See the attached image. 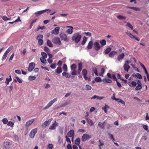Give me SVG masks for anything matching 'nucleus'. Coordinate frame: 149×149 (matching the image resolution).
Here are the masks:
<instances>
[{
    "mask_svg": "<svg viewBox=\"0 0 149 149\" xmlns=\"http://www.w3.org/2000/svg\"><path fill=\"white\" fill-rule=\"evenodd\" d=\"M34 121V119H31L27 122L25 124L26 127L27 128Z\"/></svg>",
    "mask_w": 149,
    "mask_h": 149,
    "instance_id": "2eb2a0df",
    "label": "nucleus"
},
{
    "mask_svg": "<svg viewBox=\"0 0 149 149\" xmlns=\"http://www.w3.org/2000/svg\"><path fill=\"white\" fill-rule=\"evenodd\" d=\"M11 142H8L7 141H4L3 143V145L5 146V147H7L8 146L11 144Z\"/></svg>",
    "mask_w": 149,
    "mask_h": 149,
    "instance_id": "cd10ccee",
    "label": "nucleus"
},
{
    "mask_svg": "<svg viewBox=\"0 0 149 149\" xmlns=\"http://www.w3.org/2000/svg\"><path fill=\"white\" fill-rule=\"evenodd\" d=\"M44 50L46 52H48L49 51V48L46 46L44 47Z\"/></svg>",
    "mask_w": 149,
    "mask_h": 149,
    "instance_id": "338daca9",
    "label": "nucleus"
},
{
    "mask_svg": "<svg viewBox=\"0 0 149 149\" xmlns=\"http://www.w3.org/2000/svg\"><path fill=\"white\" fill-rule=\"evenodd\" d=\"M80 138H77L75 139V143L77 145H79L80 143Z\"/></svg>",
    "mask_w": 149,
    "mask_h": 149,
    "instance_id": "c756f323",
    "label": "nucleus"
},
{
    "mask_svg": "<svg viewBox=\"0 0 149 149\" xmlns=\"http://www.w3.org/2000/svg\"><path fill=\"white\" fill-rule=\"evenodd\" d=\"M81 38V35H79L78 33L74 34L72 36V39L75 41L76 43H78L80 41Z\"/></svg>",
    "mask_w": 149,
    "mask_h": 149,
    "instance_id": "f257e3e1",
    "label": "nucleus"
},
{
    "mask_svg": "<svg viewBox=\"0 0 149 149\" xmlns=\"http://www.w3.org/2000/svg\"><path fill=\"white\" fill-rule=\"evenodd\" d=\"M128 84L129 86L132 87H135L137 84V83L134 81H132L131 82H128Z\"/></svg>",
    "mask_w": 149,
    "mask_h": 149,
    "instance_id": "f3484780",
    "label": "nucleus"
},
{
    "mask_svg": "<svg viewBox=\"0 0 149 149\" xmlns=\"http://www.w3.org/2000/svg\"><path fill=\"white\" fill-rule=\"evenodd\" d=\"M57 100V99L56 98H55L53 100L50 101L49 103L47 105H46L45 107V109H46L49 108L53 104L56 102Z\"/></svg>",
    "mask_w": 149,
    "mask_h": 149,
    "instance_id": "20e7f679",
    "label": "nucleus"
},
{
    "mask_svg": "<svg viewBox=\"0 0 149 149\" xmlns=\"http://www.w3.org/2000/svg\"><path fill=\"white\" fill-rule=\"evenodd\" d=\"M52 120V118H51L49 119L48 121H45L44 122V123L42 124V126H44V125H45L46 126H48L50 124Z\"/></svg>",
    "mask_w": 149,
    "mask_h": 149,
    "instance_id": "4468645a",
    "label": "nucleus"
},
{
    "mask_svg": "<svg viewBox=\"0 0 149 149\" xmlns=\"http://www.w3.org/2000/svg\"><path fill=\"white\" fill-rule=\"evenodd\" d=\"M8 55V54L6 53V52H5L2 58V60L4 61V60L7 57Z\"/></svg>",
    "mask_w": 149,
    "mask_h": 149,
    "instance_id": "79ce46f5",
    "label": "nucleus"
},
{
    "mask_svg": "<svg viewBox=\"0 0 149 149\" xmlns=\"http://www.w3.org/2000/svg\"><path fill=\"white\" fill-rule=\"evenodd\" d=\"M91 136L86 134H84L82 136L81 140L83 141H85L88 140L91 138Z\"/></svg>",
    "mask_w": 149,
    "mask_h": 149,
    "instance_id": "7ed1b4c3",
    "label": "nucleus"
},
{
    "mask_svg": "<svg viewBox=\"0 0 149 149\" xmlns=\"http://www.w3.org/2000/svg\"><path fill=\"white\" fill-rule=\"evenodd\" d=\"M38 40V44L40 45H42L43 43V41L42 39H40Z\"/></svg>",
    "mask_w": 149,
    "mask_h": 149,
    "instance_id": "bf43d9fd",
    "label": "nucleus"
},
{
    "mask_svg": "<svg viewBox=\"0 0 149 149\" xmlns=\"http://www.w3.org/2000/svg\"><path fill=\"white\" fill-rule=\"evenodd\" d=\"M126 33L131 38H134L138 41H139V39L135 37L134 35H132L129 31H127L126 32Z\"/></svg>",
    "mask_w": 149,
    "mask_h": 149,
    "instance_id": "1a4fd4ad",
    "label": "nucleus"
},
{
    "mask_svg": "<svg viewBox=\"0 0 149 149\" xmlns=\"http://www.w3.org/2000/svg\"><path fill=\"white\" fill-rule=\"evenodd\" d=\"M47 45L50 47H53V44L52 42L49 40H48L47 41Z\"/></svg>",
    "mask_w": 149,
    "mask_h": 149,
    "instance_id": "2f4dec72",
    "label": "nucleus"
},
{
    "mask_svg": "<svg viewBox=\"0 0 149 149\" xmlns=\"http://www.w3.org/2000/svg\"><path fill=\"white\" fill-rule=\"evenodd\" d=\"M14 125V123H13L12 121H10L8 122L7 125L8 126H10L11 127H13Z\"/></svg>",
    "mask_w": 149,
    "mask_h": 149,
    "instance_id": "c03bdc74",
    "label": "nucleus"
},
{
    "mask_svg": "<svg viewBox=\"0 0 149 149\" xmlns=\"http://www.w3.org/2000/svg\"><path fill=\"white\" fill-rule=\"evenodd\" d=\"M68 27L71 28V29H68L67 31V33L69 34H71L72 33L73 30L72 29H73V27L71 26H68Z\"/></svg>",
    "mask_w": 149,
    "mask_h": 149,
    "instance_id": "a878e982",
    "label": "nucleus"
},
{
    "mask_svg": "<svg viewBox=\"0 0 149 149\" xmlns=\"http://www.w3.org/2000/svg\"><path fill=\"white\" fill-rule=\"evenodd\" d=\"M52 42L56 45H61V44L60 39L58 37L53 38L52 39Z\"/></svg>",
    "mask_w": 149,
    "mask_h": 149,
    "instance_id": "f03ea898",
    "label": "nucleus"
},
{
    "mask_svg": "<svg viewBox=\"0 0 149 149\" xmlns=\"http://www.w3.org/2000/svg\"><path fill=\"white\" fill-rule=\"evenodd\" d=\"M88 113H87V115L86 116H85V118L87 119V121L88 124L91 126L93 125L94 123L93 121L90 118H88Z\"/></svg>",
    "mask_w": 149,
    "mask_h": 149,
    "instance_id": "dca6fc26",
    "label": "nucleus"
},
{
    "mask_svg": "<svg viewBox=\"0 0 149 149\" xmlns=\"http://www.w3.org/2000/svg\"><path fill=\"white\" fill-rule=\"evenodd\" d=\"M105 123V122H104L103 123H101L100 122L98 123V126L100 127L102 129H105V125H104Z\"/></svg>",
    "mask_w": 149,
    "mask_h": 149,
    "instance_id": "6ab92c4d",
    "label": "nucleus"
},
{
    "mask_svg": "<svg viewBox=\"0 0 149 149\" xmlns=\"http://www.w3.org/2000/svg\"><path fill=\"white\" fill-rule=\"evenodd\" d=\"M58 123L56 122V121H55L54 123L52 124V125L50 127L49 129L51 130H54L56 128L55 127L56 126H58Z\"/></svg>",
    "mask_w": 149,
    "mask_h": 149,
    "instance_id": "a211bd4d",
    "label": "nucleus"
},
{
    "mask_svg": "<svg viewBox=\"0 0 149 149\" xmlns=\"http://www.w3.org/2000/svg\"><path fill=\"white\" fill-rule=\"evenodd\" d=\"M100 43L102 46H103L106 45V42L105 40H102L100 41Z\"/></svg>",
    "mask_w": 149,
    "mask_h": 149,
    "instance_id": "58836bf2",
    "label": "nucleus"
},
{
    "mask_svg": "<svg viewBox=\"0 0 149 149\" xmlns=\"http://www.w3.org/2000/svg\"><path fill=\"white\" fill-rule=\"evenodd\" d=\"M123 68L124 70L127 72H128V70L130 68V67L129 65H127L126 64H124L123 65Z\"/></svg>",
    "mask_w": 149,
    "mask_h": 149,
    "instance_id": "412c9836",
    "label": "nucleus"
},
{
    "mask_svg": "<svg viewBox=\"0 0 149 149\" xmlns=\"http://www.w3.org/2000/svg\"><path fill=\"white\" fill-rule=\"evenodd\" d=\"M48 10H42L36 12L34 13V14L36 16H38L39 15H40L41 14L44 13L45 12H46V11Z\"/></svg>",
    "mask_w": 149,
    "mask_h": 149,
    "instance_id": "ddd939ff",
    "label": "nucleus"
},
{
    "mask_svg": "<svg viewBox=\"0 0 149 149\" xmlns=\"http://www.w3.org/2000/svg\"><path fill=\"white\" fill-rule=\"evenodd\" d=\"M35 67V65L33 63H31L29 64V66L28 68V70L29 72L32 71Z\"/></svg>",
    "mask_w": 149,
    "mask_h": 149,
    "instance_id": "f8f14e48",
    "label": "nucleus"
},
{
    "mask_svg": "<svg viewBox=\"0 0 149 149\" xmlns=\"http://www.w3.org/2000/svg\"><path fill=\"white\" fill-rule=\"evenodd\" d=\"M37 128H35L33 129L31 132L29 136L31 138H33L35 136L37 132Z\"/></svg>",
    "mask_w": 149,
    "mask_h": 149,
    "instance_id": "423d86ee",
    "label": "nucleus"
},
{
    "mask_svg": "<svg viewBox=\"0 0 149 149\" xmlns=\"http://www.w3.org/2000/svg\"><path fill=\"white\" fill-rule=\"evenodd\" d=\"M117 18L121 20V19H126V17L122 16L120 15H118L117 17Z\"/></svg>",
    "mask_w": 149,
    "mask_h": 149,
    "instance_id": "473e14b6",
    "label": "nucleus"
},
{
    "mask_svg": "<svg viewBox=\"0 0 149 149\" xmlns=\"http://www.w3.org/2000/svg\"><path fill=\"white\" fill-rule=\"evenodd\" d=\"M102 81L104 83H111L112 82L111 80L105 78L102 80Z\"/></svg>",
    "mask_w": 149,
    "mask_h": 149,
    "instance_id": "5701e85b",
    "label": "nucleus"
},
{
    "mask_svg": "<svg viewBox=\"0 0 149 149\" xmlns=\"http://www.w3.org/2000/svg\"><path fill=\"white\" fill-rule=\"evenodd\" d=\"M131 8H132V9L136 11H140V9L139 8L136 7H133Z\"/></svg>",
    "mask_w": 149,
    "mask_h": 149,
    "instance_id": "e2e57ef3",
    "label": "nucleus"
},
{
    "mask_svg": "<svg viewBox=\"0 0 149 149\" xmlns=\"http://www.w3.org/2000/svg\"><path fill=\"white\" fill-rule=\"evenodd\" d=\"M126 26L130 28L131 30H133V26L131 25V24L130 23L127 22L126 24Z\"/></svg>",
    "mask_w": 149,
    "mask_h": 149,
    "instance_id": "de8ad7c7",
    "label": "nucleus"
},
{
    "mask_svg": "<svg viewBox=\"0 0 149 149\" xmlns=\"http://www.w3.org/2000/svg\"><path fill=\"white\" fill-rule=\"evenodd\" d=\"M77 68V65L75 64H72L70 66V68L71 70H75Z\"/></svg>",
    "mask_w": 149,
    "mask_h": 149,
    "instance_id": "c9c22d12",
    "label": "nucleus"
},
{
    "mask_svg": "<svg viewBox=\"0 0 149 149\" xmlns=\"http://www.w3.org/2000/svg\"><path fill=\"white\" fill-rule=\"evenodd\" d=\"M45 26H42V27H40V26H38V28H37V30H36V31H38L40 29H41V30H42L43 29H45Z\"/></svg>",
    "mask_w": 149,
    "mask_h": 149,
    "instance_id": "052dcab7",
    "label": "nucleus"
},
{
    "mask_svg": "<svg viewBox=\"0 0 149 149\" xmlns=\"http://www.w3.org/2000/svg\"><path fill=\"white\" fill-rule=\"evenodd\" d=\"M111 49V48L110 47H108L105 50L104 52L105 54H108L110 52Z\"/></svg>",
    "mask_w": 149,
    "mask_h": 149,
    "instance_id": "72a5a7b5",
    "label": "nucleus"
},
{
    "mask_svg": "<svg viewBox=\"0 0 149 149\" xmlns=\"http://www.w3.org/2000/svg\"><path fill=\"white\" fill-rule=\"evenodd\" d=\"M125 56V54L124 53H122L119 54L117 57V59L118 61H120Z\"/></svg>",
    "mask_w": 149,
    "mask_h": 149,
    "instance_id": "4be33fe9",
    "label": "nucleus"
},
{
    "mask_svg": "<svg viewBox=\"0 0 149 149\" xmlns=\"http://www.w3.org/2000/svg\"><path fill=\"white\" fill-rule=\"evenodd\" d=\"M74 134V130H70L67 133L68 136V137H71L73 136Z\"/></svg>",
    "mask_w": 149,
    "mask_h": 149,
    "instance_id": "aec40b11",
    "label": "nucleus"
},
{
    "mask_svg": "<svg viewBox=\"0 0 149 149\" xmlns=\"http://www.w3.org/2000/svg\"><path fill=\"white\" fill-rule=\"evenodd\" d=\"M1 121L4 124H6L8 122V120L6 118H3Z\"/></svg>",
    "mask_w": 149,
    "mask_h": 149,
    "instance_id": "3c124183",
    "label": "nucleus"
},
{
    "mask_svg": "<svg viewBox=\"0 0 149 149\" xmlns=\"http://www.w3.org/2000/svg\"><path fill=\"white\" fill-rule=\"evenodd\" d=\"M109 137L112 140V141H114V138L113 137V135L112 134H109Z\"/></svg>",
    "mask_w": 149,
    "mask_h": 149,
    "instance_id": "680f3d73",
    "label": "nucleus"
},
{
    "mask_svg": "<svg viewBox=\"0 0 149 149\" xmlns=\"http://www.w3.org/2000/svg\"><path fill=\"white\" fill-rule=\"evenodd\" d=\"M53 147V145L52 144H49L48 145V149H52Z\"/></svg>",
    "mask_w": 149,
    "mask_h": 149,
    "instance_id": "774afa93",
    "label": "nucleus"
},
{
    "mask_svg": "<svg viewBox=\"0 0 149 149\" xmlns=\"http://www.w3.org/2000/svg\"><path fill=\"white\" fill-rule=\"evenodd\" d=\"M42 57L46 58L47 57V55L46 53L44 52H42L41 53Z\"/></svg>",
    "mask_w": 149,
    "mask_h": 149,
    "instance_id": "4d7b16f0",
    "label": "nucleus"
},
{
    "mask_svg": "<svg viewBox=\"0 0 149 149\" xmlns=\"http://www.w3.org/2000/svg\"><path fill=\"white\" fill-rule=\"evenodd\" d=\"M109 107L106 105V104H105V106L103 107H102V109L104 110V112L105 113H107V110L109 109Z\"/></svg>",
    "mask_w": 149,
    "mask_h": 149,
    "instance_id": "b1692460",
    "label": "nucleus"
},
{
    "mask_svg": "<svg viewBox=\"0 0 149 149\" xmlns=\"http://www.w3.org/2000/svg\"><path fill=\"white\" fill-rule=\"evenodd\" d=\"M135 76L140 79H141L142 78V77L141 75L138 73H136L135 74Z\"/></svg>",
    "mask_w": 149,
    "mask_h": 149,
    "instance_id": "37998d69",
    "label": "nucleus"
},
{
    "mask_svg": "<svg viewBox=\"0 0 149 149\" xmlns=\"http://www.w3.org/2000/svg\"><path fill=\"white\" fill-rule=\"evenodd\" d=\"M63 69L64 71L65 72H67V65L65 64H64L63 65Z\"/></svg>",
    "mask_w": 149,
    "mask_h": 149,
    "instance_id": "09e8293b",
    "label": "nucleus"
},
{
    "mask_svg": "<svg viewBox=\"0 0 149 149\" xmlns=\"http://www.w3.org/2000/svg\"><path fill=\"white\" fill-rule=\"evenodd\" d=\"M142 88V85H137V86L136 87L135 89L136 91H138Z\"/></svg>",
    "mask_w": 149,
    "mask_h": 149,
    "instance_id": "a18cd8bd",
    "label": "nucleus"
},
{
    "mask_svg": "<svg viewBox=\"0 0 149 149\" xmlns=\"http://www.w3.org/2000/svg\"><path fill=\"white\" fill-rule=\"evenodd\" d=\"M36 77L35 76H30L29 77V80L30 81H32L33 80H34L35 79Z\"/></svg>",
    "mask_w": 149,
    "mask_h": 149,
    "instance_id": "13d9d810",
    "label": "nucleus"
},
{
    "mask_svg": "<svg viewBox=\"0 0 149 149\" xmlns=\"http://www.w3.org/2000/svg\"><path fill=\"white\" fill-rule=\"evenodd\" d=\"M60 37L62 40L66 41L67 40V36L66 35L63 33H61L60 35Z\"/></svg>",
    "mask_w": 149,
    "mask_h": 149,
    "instance_id": "9b49d317",
    "label": "nucleus"
},
{
    "mask_svg": "<svg viewBox=\"0 0 149 149\" xmlns=\"http://www.w3.org/2000/svg\"><path fill=\"white\" fill-rule=\"evenodd\" d=\"M83 68V65L81 63H78V68L77 70V72L78 74H80V72L82 70Z\"/></svg>",
    "mask_w": 149,
    "mask_h": 149,
    "instance_id": "9d476101",
    "label": "nucleus"
},
{
    "mask_svg": "<svg viewBox=\"0 0 149 149\" xmlns=\"http://www.w3.org/2000/svg\"><path fill=\"white\" fill-rule=\"evenodd\" d=\"M100 48L101 46L98 42H95L94 43V48L96 50L98 51Z\"/></svg>",
    "mask_w": 149,
    "mask_h": 149,
    "instance_id": "0eeeda50",
    "label": "nucleus"
},
{
    "mask_svg": "<svg viewBox=\"0 0 149 149\" xmlns=\"http://www.w3.org/2000/svg\"><path fill=\"white\" fill-rule=\"evenodd\" d=\"M91 87L88 85H86L84 88L85 90H91Z\"/></svg>",
    "mask_w": 149,
    "mask_h": 149,
    "instance_id": "4c0bfd02",
    "label": "nucleus"
},
{
    "mask_svg": "<svg viewBox=\"0 0 149 149\" xmlns=\"http://www.w3.org/2000/svg\"><path fill=\"white\" fill-rule=\"evenodd\" d=\"M60 29L59 27H56L54 30L51 31V33L54 35H57L58 34Z\"/></svg>",
    "mask_w": 149,
    "mask_h": 149,
    "instance_id": "6e6552de",
    "label": "nucleus"
},
{
    "mask_svg": "<svg viewBox=\"0 0 149 149\" xmlns=\"http://www.w3.org/2000/svg\"><path fill=\"white\" fill-rule=\"evenodd\" d=\"M62 74L63 76L67 78H69L70 77V75L67 72H63Z\"/></svg>",
    "mask_w": 149,
    "mask_h": 149,
    "instance_id": "c85d7f7f",
    "label": "nucleus"
},
{
    "mask_svg": "<svg viewBox=\"0 0 149 149\" xmlns=\"http://www.w3.org/2000/svg\"><path fill=\"white\" fill-rule=\"evenodd\" d=\"M95 80L96 82H100L101 81V79L99 77H97L95 78Z\"/></svg>",
    "mask_w": 149,
    "mask_h": 149,
    "instance_id": "6e6d98bb",
    "label": "nucleus"
},
{
    "mask_svg": "<svg viewBox=\"0 0 149 149\" xmlns=\"http://www.w3.org/2000/svg\"><path fill=\"white\" fill-rule=\"evenodd\" d=\"M13 47H9L7 50L5 52L6 53L8 54L13 49Z\"/></svg>",
    "mask_w": 149,
    "mask_h": 149,
    "instance_id": "864d4df0",
    "label": "nucleus"
},
{
    "mask_svg": "<svg viewBox=\"0 0 149 149\" xmlns=\"http://www.w3.org/2000/svg\"><path fill=\"white\" fill-rule=\"evenodd\" d=\"M56 65L54 63L53 64H51L50 65V67L52 69H55L56 68Z\"/></svg>",
    "mask_w": 149,
    "mask_h": 149,
    "instance_id": "0e129e2a",
    "label": "nucleus"
},
{
    "mask_svg": "<svg viewBox=\"0 0 149 149\" xmlns=\"http://www.w3.org/2000/svg\"><path fill=\"white\" fill-rule=\"evenodd\" d=\"M77 74V73L76 72V70H73L72 72L71 73V74L73 75H76Z\"/></svg>",
    "mask_w": 149,
    "mask_h": 149,
    "instance_id": "69168bd1",
    "label": "nucleus"
},
{
    "mask_svg": "<svg viewBox=\"0 0 149 149\" xmlns=\"http://www.w3.org/2000/svg\"><path fill=\"white\" fill-rule=\"evenodd\" d=\"M116 53V52L114 51H112L109 54V56L110 57H112Z\"/></svg>",
    "mask_w": 149,
    "mask_h": 149,
    "instance_id": "f704fd0d",
    "label": "nucleus"
},
{
    "mask_svg": "<svg viewBox=\"0 0 149 149\" xmlns=\"http://www.w3.org/2000/svg\"><path fill=\"white\" fill-rule=\"evenodd\" d=\"M62 72V70L61 67H58L56 70V72L58 74H60Z\"/></svg>",
    "mask_w": 149,
    "mask_h": 149,
    "instance_id": "bb28decb",
    "label": "nucleus"
},
{
    "mask_svg": "<svg viewBox=\"0 0 149 149\" xmlns=\"http://www.w3.org/2000/svg\"><path fill=\"white\" fill-rule=\"evenodd\" d=\"M6 84L7 85H8L9 84V82L11 81L12 78L11 77V76L10 75V78H6Z\"/></svg>",
    "mask_w": 149,
    "mask_h": 149,
    "instance_id": "7c9ffc66",
    "label": "nucleus"
},
{
    "mask_svg": "<svg viewBox=\"0 0 149 149\" xmlns=\"http://www.w3.org/2000/svg\"><path fill=\"white\" fill-rule=\"evenodd\" d=\"M93 72L95 75L96 76L98 75L97 70L96 67H94L93 68Z\"/></svg>",
    "mask_w": 149,
    "mask_h": 149,
    "instance_id": "ea45409f",
    "label": "nucleus"
},
{
    "mask_svg": "<svg viewBox=\"0 0 149 149\" xmlns=\"http://www.w3.org/2000/svg\"><path fill=\"white\" fill-rule=\"evenodd\" d=\"M81 73L84 79L86 81L88 79V77L87 76L88 73L87 70L86 69H83L82 70Z\"/></svg>",
    "mask_w": 149,
    "mask_h": 149,
    "instance_id": "39448f33",
    "label": "nucleus"
},
{
    "mask_svg": "<svg viewBox=\"0 0 149 149\" xmlns=\"http://www.w3.org/2000/svg\"><path fill=\"white\" fill-rule=\"evenodd\" d=\"M40 60L41 62L43 63H45L46 61V58L43 57H41L40 58Z\"/></svg>",
    "mask_w": 149,
    "mask_h": 149,
    "instance_id": "5fc2aeb1",
    "label": "nucleus"
},
{
    "mask_svg": "<svg viewBox=\"0 0 149 149\" xmlns=\"http://www.w3.org/2000/svg\"><path fill=\"white\" fill-rule=\"evenodd\" d=\"M2 19L5 21H7L10 19V18H8L7 16H3L2 17Z\"/></svg>",
    "mask_w": 149,
    "mask_h": 149,
    "instance_id": "8fccbe9b",
    "label": "nucleus"
},
{
    "mask_svg": "<svg viewBox=\"0 0 149 149\" xmlns=\"http://www.w3.org/2000/svg\"><path fill=\"white\" fill-rule=\"evenodd\" d=\"M43 38V36L41 34H40L38 36L37 38V40H39L40 39H42Z\"/></svg>",
    "mask_w": 149,
    "mask_h": 149,
    "instance_id": "603ef678",
    "label": "nucleus"
},
{
    "mask_svg": "<svg viewBox=\"0 0 149 149\" xmlns=\"http://www.w3.org/2000/svg\"><path fill=\"white\" fill-rule=\"evenodd\" d=\"M93 46V42L91 41L89 42L87 47L88 49H90L92 48Z\"/></svg>",
    "mask_w": 149,
    "mask_h": 149,
    "instance_id": "393cba45",
    "label": "nucleus"
},
{
    "mask_svg": "<svg viewBox=\"0 0 149 149\" xmlns=\"http://www.w3.org/2000/svg\"><path fill=\"white\" fill-rule=\"evenodd\" d=\"M99 145H98L99 148L100 149H101V146H103L104 145V143H102L101 140H99Z\"/></svg>",
    "mask_w": 149,
    "mask_h": 149,
    "instance_id": "a19ab883",
    "label": "nucleus"
},
{
    "mask_svg": "<svg viewBox=\"0 0 149 149\" xmlns=\"http://www.w3.org/2000/svg\"><path fill=\"white\" fill-rule=\"evenodd\" d=\"M70 102V100L68 101V102H65V103H64L63 104H61V107H65L66 105L69 104Z\"/></svg>",
    "mask_w": 149,
    "mask_h": 149,
    "instance_id": "49530a36",
    "label": "nucleus"
},
{
    "mask_svg": "<svg viewBox=\"0 0 149 149\" xmlns=\"http://www.w3.org/2000/svg\"><path fill=\"white\" fill-rule=\"evenodd\" d=\"M87 40V38L85 36L83 38V40L82 41V42H81L82 45H84L85 44V43H86V42Z\"/></svg>",
    "mask_w": 149,
    "mask_h": 149,
    "instance_id": "e433bc0d",
    "label": "nucleus"
}]
</instances>
